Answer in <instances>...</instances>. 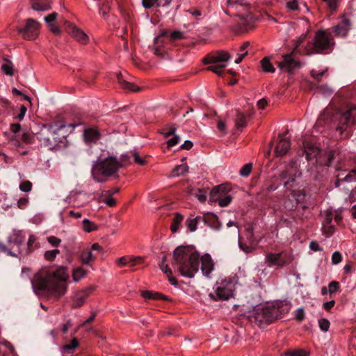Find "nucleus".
<instances>
[{"label":"nucleus","instance_id":"obj_1","mask_svg":"<svg viewBox=\"0 0 356 356\" xmlns=\"http://www.w3.org/2000/svg\"><path fill=\"white\" fill-rule=\"evenodd\" d=\"M306 36V34L301 35L296 41L292 53L284 55L282 61L278 63V67L280 70L292 74L301 67L302 64L294 59L293 54L312 55L325 53L333 44L330 33L324 31H318L316 33L314 39L308 42L304 49L302 50L300 47L305 41Z\"/></svg>","mask_w":356,"mask_h":356},{"label":"nucleus","instance_id":"obj_2","mask_svg":"<svg viewBox=\"0 0 356 356\" xmlns=\"http://www.w3.org/2000/svg\"><path fill=\"white\" fill-rule=\"evenodd\" d=\"M68 278L67 268L63 266L56 269L42 270L31 280L32 288L38 295L60 297L66 292V281Z\"/></svg>","mask_w":356,"mask_h":356},{"label":"nucleus","instance_id":"obj_3","mask_svg":"<svg viewBox=\"0 0 356 356\" xmlns=\"http://www.w3.org/2000/svg\"><path fill=\"white\" fill-rule=\"evenodd\" d=\"M129 162L128 155H122L119 160L115 156H111L108 152H104L97 159L93 162L91 174L97 182H104L108 177L115 175L119 169Z\"/></svg>","mask_w":356,"mask_h":356},{"label":"nucleus","instance_id":"obj_4","mask_svg":"<svg viewBox=\"0 0 356 356\" xmlns=\"http://www.w3.org/2000/svg\"><path fill=\"white\" fill-rule=\"evenodd\" d=\"M174 262L181 276L192 278L199 270L200 256L193 246H179L173 252Z\"/></svg>","mask_w":356,"mask_h":356},{"label":"nucleus","instance_id":"obj_5","mask_svg":"<svg viewBox=\"0 0 356 356\" xmlns=\"http://www.w3.org/2000/svg\"><path fill=\"white\" fill-rule=\"evenodd\" d=\"M325 117H329L340 134L350 129L356 122V106L333 110L327 108L318 118L317 123L320 124Z\"/></svg>","mask_w":356,"mask_h":356},{"label":"nucleus","instance_id":"obj_6","mask_svg":"<svg viewBox=\"0 0 356 356\" xmlns=\"http://www.w3.org/2000/svg\"><path fill=\"white\" fill-rule=\"evenodd\" d=\"M25 236L21 231L14 230L8 238L9 248L3 244H0V251L7 253L12 257H18V254L26 255L29 253L24 249Z\"/></svg>","mask_w":356,"mask_h":356},{"label":"nucleus","instance_id":"obj_7","mask_svg":"<svg viewBox=\"0 0 356 356\" xmlns=\"http://www.w3.org/2000/svg\"><path fill=\"white\" fill-rule=\"evenodd\" d=\"M235 290V284L232 279L225 278L218 282L215 286V294L209 293L213 300H227L232 298Z\"/></svg>","mask_w":356,"mask_h":356},{"label":"nucleus","instance_id":"obj_8","mask_svg":"<svg viewBox=\"0 0 356 356\" xmlns=\"http://www.w3.org/2000/svg\"><path fill=\"white\" fill-rule=\"evenodd\" d=\"M39 27V22L30 18L26 21L24 27H17V31L24 39L31 40L38 35Z\"/></svg>","mask_w":356,"mask_h":356},{"label":"nucleus","instance_id":"obj_9","mask_svg":"<svg viewBox=\"0 0 356 356\" xmlns=\"http://www.w3.org/2000/svg\"><path fill=\"white\" fill-rule=\"evenodd\" d=\"M255 320L260 323H269L277 318V309L270 307H260L255 311Z\"/></svg>","mask_w":356,"mask_h":356},{"label":"nucleus","instance_id":"obj_10","mask_svg":"<svg viewBox=\"0 0 356 356\" xmlns=\"http://www.w3.org/2000/svg\"><path fill=\"white\" fill-rule=\"evenodd\" d=\"M225 186L218 185L215 186L210 192L211 200L218 202L222 207L229 205L232 200L230 195L225 193Z\"/></svg>","mask_w":356,"mask_h":356},{"label":"nucleus","instance_id":"obj_11","mask_svg":"<svg viewBox=\"0 0 356 356\" xmlns=\"http://www.w3.org/2000/svg\"><path fill=\"white\" fill-rule=\"evenodd\" d=\"M231 58L229 53L225 51H217L213 54L208 55L203 59L205 64H211L218 65L219 68H225L227 66V62Z\"/></svg>","mask_w":356,"mask_h":356},{"label":"nucleus","instance_id":"obj_12","mask_svg":"<svg viewBox=\"0 0 356 356\" xmlns=\"http://www.w3.org/2000/svg\"><path fill=\"white\" fill-rule=\"evenodd\" d=\"M300 175L301 173L299 172L296 165L294 163H292L282 172L280 177L282 180L284 181V186L288 188H291L293 186V183L296 181V179Z\"/></svg>","mask_w":356,"mask_h":356},{"label":"nucleus","instance_id":"obj_13","mask_svg":"<svg viewBox=\"0 0 356 356\" xmlns=\"http://www.w3.org/2000/svg\"><path fill=\"white\" fill-rule=\"evenodd\" d=\"M265 262L268 267L277 266L282 268L288 264L289 257L285 253L268 252L265 256Z\"/></svg>","mask_w":356,"mask_h":356},{"label":"nucleus","instance_id":"obj_14","mask_svg":"<svg viewBox=\"0 0 356 356\" xmlns=\"http://www.w3.org/2000/svg\"><path fill=\"white\" fill-rule=\"evenodd\" d=\"M332 209H328L321 213L323 218L322 229L327 236L331 235L334 231V225L332 224L334 216H331Z\"/></svg>","mask_w":356,"mask_h":356},{"label":"nucleus","instance_id":"obj_15","mask_svg":"<svg viewBox=\"0 0 356 356\" xmlns=\"http://www.w3.org/2000/svg\"><path fill=\"white\" fill-rule=\"evenodd\" d=\"M286 132L279 135L280 140L275 147V155L282 156L286 154L290 149V142L286 138Z\"/></svg>","mask_w":356,"mask_h":356},{"label":"nucleus","instance_id":"obj_16","mask_svg":"<svg viewBox=\"0 0 356 356\" xmlns=\"http://www.w3.org/2000/svg\"><path fill=\"white\" fill-rule=\"evenodd\" d=\"M201 264L202 274L207 277H210V275L214 269V264L209 254L207 253L202 256Z\"/></svg>","mask_w":356,"mask_h":356},{"label":"nucleus","instance_id":"obj_17","mask_svg":"<svg viewBox=\"0 0 356 356\" xmlns=\"http://www.w3.org/2000/svg\"><path fill=\"white\" fill-rule=\"evenodd\" d=\"M303 152L305 154L306 159L311 160L316 157L320 152V149L316 144L311 141H304Z\"/></svg>","mask_w":356,"mask_h":356},{"label":"nucleus","instance_id":"obj_18","mask_svg":"<svg viewBox=\"0 0 356 356\" xmlns=\"http://www.w3.org/2000/svg\"><path fill=\"white\" fill-rule=\"evenodd\" d=\"M67 32L82 44H86L88 41V35L82 30L72 24H69Z\"/></svg>","mask_w":356,"mask_h":356},{"label":"nucleus","instance_id":"obj_19","mask_svg":"<svg viewBox=\"0 0 356 356\" xmlns=\"http://www.w3.org/2000/svg\"><path fill=\"white\" fill-rule=\"evenodd\" d=\"M350 29V22L346 17H343L341 22L333 27L336 36L345 37Z\"/></svg>","mask_w":356,"mask_h":356},{"label":"nucleus","instance_id":"obj_20","mask_svg":"<svg viewBox=\"0 0 356 356\" xmlns=\"http://www.w3.org/2000/svg\"><path fill=\"white\" fill-rule=\"evenodd\" d=\"M93 290L94 288L90 286L76 292L73 300V307L76 308L83 305L85 302L86 298L90 295V292L92 291Z\"/></svg>","mask_w":356,"mask_h":356},{"label":"nucleus","instance_id":"obj_21","mask_svg":"<svg viewBox=\"0 0 356 356\" xmlns=\"http://www.w3.org/2000/svg\"><path fill=\"white\" fill-rule=\"evenodd\" d=\"M101 134L95 127H89L83 131V138L86 143L91 144L100 138Z\"/></svg>","mask_w":356,"mask_h":356},{"label":"nucleus","instance_id":"obj_22","mask_svg":"<svg viewBox=\"0 0 356 356\" xmlns=\"http://www.w3.org/2000/svg\"><path fill=\"white\" fill-rule=\"evenodd\" d=\"M66 127V124L63 122L56 121L52 123L45 124L44 129H47L48 134L54 137L58 134V131Z\"/></svg>","mask_w":356,"mask_h":356},{"label":"nucleus","instance_id":"obj_23","mask_svg":"<svg viewBox=\"0 0 356 356\" xmlns=\"http://www.w3.org/2000/svg\"><path fill=\"white\" fill-rule=\"evenodd\" d=\"M31 7L36 11H45L51 8L50 0H31Z\"/></svg>","mask_w":356,"mask_h":356},{"label":"nucleus","instance_id":"obj_24","mask_svg":"<svg viewBox=\"0 0 356 356\" xmlns=\"http://www.w3.org/2000/svg\"><path fill=\"white\" fill-rule=\"evenodd\" d=\"M175 128L170 127L168 131L163 133L165 138H168L170 136L173 135V137L167 141L168 147H173L179 143L180 138L179 136L175 135Z\"/></svg>","mask_w":356,"mask_h":356},{"label":"nucleus","instance_id":"obj_25","mask_svg":"<svg viewBox=\"0 0 356 356\" xmlns=\"http://www.w3.org/2000/svg\"><path fill=\"white\" fill-rule=\"evenodd\" d=\"M117 78H118V81L120 83V85L122 86V88H123L124 89H126V90H130V91H134V92H136V91H139L140 90V88L138 87V86H136L134 84L129 82V81H127L126 80L123 79H122V75L121 73H118L117 74Z\"/></svg>","mask_w":356,"mask_h":356},{"label":"nucleus","instance_id":"obj_26","mask_svg":"<svg viewBox=\"0 0 356 356\" xmlns=\"http://www.w3.org/2000/svg\"><path fill=\"white\" fill-rule=\"evenodd\" d=\"M40 143L47 147L49 149H52L54 148L56 145L62 142V140L57 137L53 138V141L50 140L48 137H42L40 139Z\"/></svg>","mask_w":356,"mask_h":356},{"label":"nucleus","instance_id":"obj_27","mask_svg":"<svg viewBox=\"0 0 356 356\" xmlns=\"http://www.w3.org/2000/svg\"><path fill=\"white\" fill-rule=\"evenodd\" d=\"M188 170V166L186 163H182L176 166L170 174L171 177H179L185 175Z\"/></svg>","mask_w":356,"mask_h":356},{"label":"nucleus","instance_id":"obj_28","mask_svg":"<svg viewBox=\"0 0 356 356\" xmlns=\"http://www.w3.org/2000/svg\"><path fill=\"white\" fill-rule=\"evenodd\" d=\"M86 275V270L83 267L79 266L73 269L72 277L75 282H79L81 279L85 277Z\"/></svg>","mask_w":356,"mask_h":356},{"label":"nucleus","instance_id":"obj_29","mask_svg":"<svg viewBox=\"0 0 356 356\" xmlns=\"http://www.w3.org/2000/svg\"><path fill=\"white\" fill-rule=\"evenodd\" d=\"M250 45L249 42H244L240 48L239 51L237 53V58L235 60V63L238 64L241 62L243 58L248 54V51L246 50L248 47Z\"/></svg>","mask_w":356,"mask_h":356},{"label":"nucleus","instance_id":"obj_30","mask_svg":"<svg viewBox=\"0 0 356 356\" xmlns=\"http://www.w3.org/2000/svg\"><path fill=\"white\" fill-rule=\"evenodd\" d=\"M261 65L263 70L265 72L273 73L275 71V67L273 66L272 63H270L268 57H265L261 60Z\"/></svg>","mask_w":356,"mask_h":356},{"label":"nucleus","instance_id":"obj_31","mask_svg":"<svg viewBox=\"0 0 356 356\" xmlns=\"http://www.w3.org/2000/svg\"><path fill=\"white\" fill-rule=\"evenodd\" d=\"M184 219V216L179 213H176L175 216L172 220V222L170 226L171 231L172 232H176L179 229V225L182 222Z\"/></svg>","mask_w":356,"mask_h":356},{"label":"nucleus","instance_id":"obj_32","mask_svg":"<svg viewBox=\"0 0 356 356\" xmlns=\"http://www.w3.org/2000/svg\"><path fill=\"white\" fill-rule=\"evenodd\" d=\"M83 229L86 232H91L97 229V226L92 221L87 218L83 219Z\"/></svg>","mask_w":356,"mask_h":356},{"label":"nucleus","instance_id":"obj_33","mask_svg":"<svg viewBox=\"0 0 356 356\" xmlns=\"http://www.w3.org/2000/svg\"><path fill=\"white\" fill-rule=\"evenodd\" d=\"M163 35H161L159 36H157L154 39V44L155 47L154 48V52L157 56H162L163 55V51L162 49H160V44L163 42Z\"/></svg>","mask_w":356,"mask_h":356},{"label":"nucleus","instance_id":"obj_34","mask_svg":"<svg viewBox=\"0 0 356 356\" xmlns=\"http://www.w3.org/2000/svg\"><path fill=\"white\" fill-rule=\"evenodd\" d=\"M81 259L83 264H89L94 259L93 254L90 250H85L81 254Z\"/></svg>","mask_w":356,"mask_h":356},{"label":"nucleus","instance_id":"obj_35","mask_svg":"<svg viewBox=\"0 0 356 356\" xmlns=\"http://www.w3.org/2000/svg\"><path fill=\"white\" fill-rule=\"evenodd\" d=\"M203 220L201 217L189 218L186 220V224L191 232H194L197 229L198 222Z\"/></svg>","mask_w":356,"mask_h":356},{"label":"nucleus","instance_id":"obj_36","mask_svg":"<svg viewBox=\"0 0 356 356\" xmlns=\"http://www.w3.org/2000/svg\"><path fill=\"white\" fill-rule=\"evenodd\" d=\"M1 70L3 72L9 76L13 75V67L10 61L6 60L1 65Z\"/></svg>","mask_w":356,"mask_h":356},{"label":"nucleus","instance_id":"obj_37","mask_svg":"<svg viewBox=\"0 0 356 356\" xmlns=\"http://www.w3.org/2000/svg\"><path fill=\"white\" fill-rule=\"evenodd\" d=\"M236 127L241 129L246 125V120L244 115L240 112H237L236 118L235 120Z\"/></svg>","mask_w":356,"mask_h":356},{"label":"nucleus","instance_id":"obj_38","mask_svg":"<svg viewBox=\"0 0 356 356\" xmlns=\"http://www.w3.org/2000/svg\"><path fill=\"white\" fill-rule=\"evenodd\" d=\"M79 342L76 339L74 338L69 343L64 345L62 350L64 353H70L71 350L75 349L78 346Z\"/></svg>","mask_w":356,"mask_h":356},{"label":"nucleus","instance_id":"obj_39","mask_svg":"<svg viewBox=\"0 0 356 356\" xmlns=\"http://www.w3.org/2000/svg\"><path fill=\"white\" fill-rule=\"evenodd\" d=\"M238 247L245 253L252 252L254 250V248L250 242L249 244L243 243L240 236L238 237Z\"/></svg>","mask_w":356,"mask_h":356},{"label":"nucleus","instance_id":"obj_40","mask_svg":"<svg viewBox=\"0 0 356 356\" xmlns=\"http://www.w3.org/2000/svg\"><path fill=\"white\" fill-rule=\"evenodd\" d=\"M228 5L230 7H236L238 8V6L248 7V3L245 0H228Z\"/></svg>","mask_w":356,"mask_h":356},{"label":"nucleus","instance_id":"obj_41","mask_svg":"<svg viewBox=\"0 0 356 356\" xmlns=\"http://www.w3.org/2000/svg\"><path fill=\"white\" fill-rule=\"evenodd\" d=\"M286 8L288 11L298 10L300 7L298 0H289L286 3Z\"/></svg>","mask_w":356,"mask_h":356},{"label":"nucleus","instance_id":"obj_42","mask_svg":"<svg viewBox=\"0 0 356 356\" xmlns=\"http://www.w3.org/2000/svg\"><path fill=\"white\" fill-rule=\"evenodd\" d=\"M59 253H60L59 250L54 249L51 250L46 251L44 256L47 260L53 261Z\"/></svg>","mask_w":356,"mask_h":356},{"label":"nucleus","instance_id":"obj_43","mask_svg":"<svg viewBox=\"0 0 356 356\" xmlns=\"http://www.w3.org/2000/svg\"><path fill=\"white\" fill-rule=\"evenodd\" d=\"M252 168V164L251 163H248L245 164L241 169L240 170L239 174L242 177H247L251 172Z\"/></svg>","mask_w":356,"mask_h":356},{"label":"nucleus","instance_id":"obj_44","mask_svg":"<svg viewBox=\"0 0 356 356\" xmlns=\"http://www.w3.org/2000/svg\"><path fill=\"white\" fill-rule=\"evenodd\" d=\"M318 325L323 332H327L330 328V323L327 318H322L318 319Z\"/></svg>","mask_w":356,"mask_h":356},{"label":"nucleus","instance_id":"obj_45","mask_svg":"<svg viewBox=\"0 0 356 356\" xmlns=\"http://www.w3.org/2000/svg\"><path fill=\"white\" fill-rule=\"evenodd\" d=\"M169 37L172 40H181L184 38V33L182 31L175 30L170 32Z\"/></svg>","mask_w":356,"mask_h":356},{"label":"nucleus","instance_id":"obj_46","mask_svg":"<svg viewBox=\"0 0 356 356\" xmlns=\"http://www.w3.org/2000/svg\"><path fill=\"white\" fill-rule=\"evenodd\" d=\"M165 257L163 258V261L159 264L160 269L166 275H172V270L169 268L168 264L165 263Z\"/></svg>","mask_w":356,"mask_h":356},{"label":"nucleus","instance_id":"obj_47","mask_svg":"<svg viewBox=\"0 0 356 356\" xmlns=\"http://www.w3.org/2000/svg\"><path fill=\"white\" fill-rule=\"evenodd\" d=\"M319 91L324 95V96H330L334 90L329 87L327 85H322L319 87Z\"/></svg>","mask_w":356,"mask_h":356},{"label":"nucleus","instance_id":"obj_48","mask_svg":"<svg viewBox=\"0 0 356 356\" xmlns=\"http://www.w3.org/2000/svg\"><path fill=\"white\" fill-rule=\"evenodd\" d=\"M142 3H143V6L145 8L149 9L154 6L157 7V4L159 3V0H143Z\"/></svg>","mask_w":356,"mask_h":356},{"label":"nucleus","instance_id":"obj_49","mask_svg":"<svg viewBox=\"0 0 356 356\" xmlns=\"http://www.w3.org/2000/svg\"><path fill=\"white\" fill-rule=\"evenodd\" d=\"M325 72L326 70L317 71L316 70H312L311 71V75L315 80H316L317 81H320Z\"/></svg>","mask_w":356,"mask_h":356},{"label":"nucleus","instance_id":"obj_50","mask_svg":"<svg viewBox=\"0 0 356 356\" xmlns=\"http://www.w3.org/2000/svg\"><path fill=\"white\" fill-rule=\"evenodd\" d=\"M32 184L29 181H25L19 185V189L23 192H29L31 191Z\"/></svg>","mask_w":356,"mask_h":356},{"label":"nucleus","instance_id":"obj_51","mask_svg":"<svg viewBox=\"0 0 356 356\" xmlns=\"http://www.w3.org/2000/svg\"><path fill=\"white\" fill-rule=\"evenodd\" d=\"M342 260V256L341 254L338 252L335 251L332 255V263L334 265H337L339 264Z\"/></svg>","mask_w":356,"mask_h":356},{"label":"nucleus","instance_id":"obj_52","mask_svg":"<svg viewBox=\"0 0 356 356\" xmlns=\"http://www.w3.org/2000/svg\"><path fill=\"white\" fill-rule=\"evenodd\" d=\"M47 241L54 247H58L61 243V240L56 236H51L47 238Z\"/></svg>","mask_w":356,"mask_h":356},{"label":"nucleus","instance_id":"obj_53","mask_svg":"<svg viewBox=\"0 0 356 356\" xmlns=\"http://www.w3.org/2000/svg\"><path fill=\"white\" fill-rule=\"evenodd\" d=\"M328 288L330 293L332 294L338 291L339 288V284L336 281H332L329 284Z\"/></svg>","mask_w":356,"mask_h":356},{"label":"nucleus","instance_id":"obj_54","mask_svg":"<svg viewBox=\"0 0 356 356\" xmlns=\"http://www.w3.org/2000/svg\"><path fill=\"white\" fill-rule=\"evenodd\" d=\"M331 216H334V220L337 224L339 223L340 221L342 220L341 213L339 211L333 210L332 209Z\"/></svg>","mask_w":356,"mask_h":356},{"label":"nucleus","instance_id":"obj_55","mask_svg":"<svg viewBox=\"0 0 356 356\" xmlns=\"http://www.w3.org/2000/svg\"><path fill=\"white\" fill-rule=\"evenodd\" d=\"M36 238L34 235L31 234L29 236L28 243L26 244V246L24 245V249L27 250L29 252L31 251V247L33 244V243L35 241Z\"/></svg>","mask_w":356,"mask_h":356},{"label":"nucleus","instance_id":"obj_56","mask_svg":"<svg viewBox=\"0 0 356 356\" xmlns=\"http://www.w3.org/2000/svg\"><path fill=\"white\" fill-rule=\"evenodd\" d=\"M142 261H143V259L140 257H135V258H130V259H128L127 265L131 267H133V266H136L137 264L141 263Z\"/></svg>","mask_w":356,"mask_h":356},{"label":"nucleus","instance_id":"obj_57","mask_svg":"<svg viewBox=\"0 0 356 356\" xmlns=\"http://www.w3.org/2000/svg\"><path fill=\"white\" fill-rule=\"evenodd\" d=\"M295 318L298 321H301L304 319L305 312L302 308H299L296 311Z\"/></svg>","mask_w":356,"mask_h":356},{"label":"nucleus","instance_id":"obj_58","mask_svg":"<svg viewBox=\"0 0 356 356\" xmlns=\"http://www.w3.org/2000/svg\"><path fill=\"white\" fill-rule=\"evenodd\" d=\"M222 68H219L218 65H211L207 68V70L211 71L218 76H221L222 74Z\"/></svg>","mask_w":356,"mask_h":356},{"label":"nucleus","instance_id":"obj_59","mask_svg":"<svg viewBox=\"0 0 356 356\" xmlns=\"http://www.w3.org/2000/svg\"><path fill=\"white\" fill-rule=\"evenodd\" d=\"M27 111V108L25 106H21L19 109V113L16 116V118L19 121H22Z\"/></svg>","mask_w":356,"mask_h":356},{"label":"nucleus","instance_id":"obj_60","mask_svg":"<svg viewBox=\"0 0 356 356\" xmlns=\"http://www.w3.org/2000/svg\"><path fill=\"white\" fill-rule=\"evenodd\" d=\"M195 196L200 202H204L207 200V192L198 190Z\"/></svg>","mask_w":356,"mask_h":356},{"label":"nucleus","instance_id":"obj_61","mask_svg":"<svg viewBox=\"0 0 356 356\" xmlns=\"http://www.w3.org/2000/svg\"><path fill=\"white\" fill-rule=\"evenodd\" d=\"M57 13H52L50 15L44 17V19L48 24H51L56 18Z\"/></svg>","mask_w":356,"mask_h":356},{"label":"nucleus","instance_id":"obj_62","mask_svg":"<svg viewBox=\"0 0 356 356\" xmlns=\"http://www.w3.org/2000/svg\"><path fill=\"white\" fill-rule=\"evenodd\" d=\"M309 248L314 252L322 250V248L316 241H312L309 244Z\"/></svg>","mask_w":356,"mask_h":356},{"label":"nucleus","instance_id":"obj_63","mask_svg":"<svg viewBox=\"0 0 356 356\" xmlns=\"http://www.w3.org/2000/svg\"><path fill=\"white\" fill-rule=\"evenodd\" d=\"M132 155L136 163L141 165L145 163V161L143 159H142L136 152L133 153Z\"/></svg>","mask_w":356,"mask_h":356},{"label":"nucleus","instance_id":"obj_64","mask_svg":"<svg viewBox=\"0 0 356 356\" xmlns=\"http://www.w3.org/2000/svg\"><path fill=\"white\" fill-rule=\"evenodd\" d=\"M290 356H307L306 352L300 350H297L289 353Z\"/></svg>","mask_w":356,"mask_h":356}]
</instances>
